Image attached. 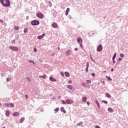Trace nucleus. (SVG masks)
I'll use <instances>...</instances> for the list:
<instances>
[{"label":"nucleus","instance_id":"f257e3e1","mask_svg":"<svg viewBox=\"0 0 128 128\" xmlns=\"http://www.w3.org/2000/svg\"><path fill=\"white\" fill-rule=\"evenodd\" d=\"M0 2L4 6L8 7L10 6V0H0Z\"/></svg>","mask_w":128,"mask_h":128},{"label":"nucleus","instance_id":"c85d7f7f","mask_svg":"<svg viewBox=\"0 0 128 128\" xmlns=\"http://www.w3.org/2000/svg\"><path fill=\"white\" fill-rule=\"evenodd\" d=\"M68 88H69L70 90H72V86L70 85H69L68 86Z\"/></svg>","mask_w":128,"mask_h":128},{"label":"nucleus","instance_id":"13d9d810","mask_svg":"<svg viewBox=\"0 0 128 128\" xmlns=\"http://www.w3.org/2000/svg\"><path fill=\"white\" fill-rule=\"evenodd\" d=\"M80 46H82V45H80Z\"/></svg>","mask_w":128,"mask_h":128},{"label":"nucleus","instance_id":"2f4dec72","mask_svg":"<svg viewBox=\"0 0 128 128\" xmlns=\"http://www.w3.org/2000/svg\"><path fill=\"white\" fill-rule=\"evenodd\" d=\"M58 110H60V108H55V110H54V112H58Z\"/></svg>","mask_w":128,"mask_h":128},{"label":"nucleus","instance_id":"f704fd0d","mask_svg":"<svg viewBox=\"0 0 128 128\" xmlns=\"http://www.w3.org/2000/svg\"><path fill=\"white\" fill-rule=\"evenodd\" d=\"M86 83L90 84V80H86Z\"/></svg>","mask_w":128,"mask_h":128},{"label":"nucleus","instance_id":"20e7f679","mask_svg":"<svg viewBox=\"0 0 128 128\" xmlns=\"http://www.w3.org/2000/svg\"><path fill=\"white\" fill-rule=\"evenodd\" d=\"M36 16L39 18H44V14L38 12L36 14Z\"/></svg>","mask_w":128,"mask_h":128},{"label":"nucleus","instance_id":"cd10ccee","mask_svg":"<svg viewBox=\"0 0 128 128\" xmlns=\"http://www.w3.org/2000/svg\"><path fill=\"white\" fill-rule=\"evenodd\" d=\"M95 104H96V106H98V108H99V103L98 102V100H95Z\"/></svg>","mask_w":128,"mask_h":128},{"label":"nucleus","instance_id":"0eeeda50","mask_svg":"<svg viewBox=\"0 0 128 128\" xmlns=\"http://www.w3.org/2000/svg\"><path fill=\"white\" fill-rule=\"evenodd\" d=\"M45 36V34H42V35L36 36V38H38V40H42V38H44V36Z\"/></svg>","mask_w":128,"mask_h":128},{"label":"nucleus","instance_id":"4be33fe9","mask_svg":"<svg viewBox=\"0 0 128 128\" xmlns=\"http://www.w3.org/2000/svg\"><path fill=\"white\" fill-rule=\"evenodd\" d=\"M81 41H82V40L80 39V38H78V39H76V42H78V43H80Z\"/></svg>","mask_w":128,"mask_h":128},{"label":"nucleus","instance_id":"412c9836","mask_svg":"<svg viewBox=\"0 0 128 128\" xmlns=\"http://www.w3.org/2000/svg\"><path fill=\"white\" fill-rule=\"evenodd\" d=\"M25 118H21V119L20 120V124H22V122H24V120Z\"/></svg>","mask_w":128,"mask_h":128},{"label":"nucleus","instance_id":"c9c22d12","mask_svg":"<svg viewBox=\"0 0 128 128\" xmlns=\"http://www.w3.org/2000/svg\"><path fill=\"white\" fill-rule=\"evenodd\" d=\"M120 56H121V58H124V54H120Z\"/></svg>","mask_w":128,"mask_h":128},{"label":"nucleus","instance_id":"e433bc0d","mask_svg":"<svg viewBox=\"0 0 128 128\" xmlns=\"http://www.w3.org/2000/svg\"><path fill=\"white\" fill-rule=\"evenodd\" d=\"M28 62L32 63V64H35V63H34V62H33V61L30 60V61H28Z\"/></svg>","mask_w":128,"mask_h":128},{"label":"nucleus","instance_id":"603ef678","mask_svg":"<svg viewBox=\"0 0 128 128\" xmlns=\"http://www.w3.org/2000/svg\"><path fill=\"white\" fill-rule=\"evenodd\" d=\"M34 52H36V50H34Z\"/></svg>","mask_w":128,"mask_h":128},{"label":"nucleus","instance_id":"4c0bfd02","mask_svg":"<svg viewBox=\"0 0 128 128\" xmlns=\"http://www.w3.org/2000/svg\"><path fill=\"white\" fill-rule=\"evenodd\" d=\"M82 87H85V83H82Z\"/></svg>","mask_w":128,"mask_h":128},{"label":"nucleus","instance_id":"5fc2aeb1","mask_svg":"<svg viewBox=\"0 0 128 128\" xmlns=\"http://www.w3.org/2000/svg\"><path fill=\"white\" fill-rule=\"evenodd\" d=\"M104 72H106V71H104Z\"/></svg>","mask_w":128,"mask_h":128},{"label":"nucleus","instance_id":"b1692460","mask_svg":"<svg viewBox=\"0 0 128 128\" xmlns=\"http://www.w3.org/2000/svg\"><path fill=\"white\" fill-rule=\"evenodd\" d=\"M82 125V122H80V123L76 124V126H79Z\"/></svg>","mask_w":128,"mask_h":128},{"label":"nucleus","instance_id":"dca6fc26","mask_svg":"<svg viewBox=\"0 0 128 128\" xmlns=\"http://www.w3.org/2000/svg\"><path fill=\"white\" fill-rule=\"evenodd\" d=\"M61 112H62L64 114L66 113V112L65 111V109L64 108V107H61Z\"/></svg>","mask_w":128,"mask_h":128},{"label":"nucleus","instance_id":"4d7b16f0","mask_svg":"<svg viewBox=\"0 0 128 128\" xmlns=\"http://www.w3.org/2000/svg\"><path fill=\"white\" fill-rule=\"evenodd\" d=\"M59 98H60V96Z\"/></svg>","mask_w":128,"mask_h":128},{"label":"nucleus","instance_id":"6e6552de","mask_svg":"<svg viewBox=\"0 0 128 128\" xmlns=\"http://www.w3.org/2000/svg\"><path fill=\"white\" fill-rule=\"evenodd\" d=\"M116 57V54H114V56H112V62H114V64H115V58Z\"/></svg>","mask_w":128,"mask_h":128},{"label":"nucleus","instance_id":"2eb2a0df","mask_svg":"<svg viewBox=\"0 0 128 128\" xmlns=\"http://www.w3.org/2000/svg\"><path fill=\"white\" fill-rule=\"evenodd\" d=\"M39 77L41 78H44V79H46V75L44 74L43 76H40Z\"/></svg>","mask_w":128,"mask_h":128},{"label":"nucleus","instance_id":"6e6d98bb","mask_svg":"<svg viewBox=\"0 0 128 128\" xmlns=\"http://www.w3.org/2000/svg\"><path fill=\"white\" fill-rule=\"evenodd\" d=\"M0 106H1V104H0Z\"/></svg>","mask_w":128,"mask_h":128},{"label":"nucleus","instance_id":"72a5a7b5","mask_svg":"<svg viewBox=\"0 0 128 128\" xmlns=\"http://www.w3.org/2000/svg\"><path fill=\"white\" fill-rule=\"evenodd\" d=\"M24 32H28V28L24 29Z\"/></svg>","mask_w":128,"mask_h":128},{"label":"nucleus","instance_id":"ddd939ff","mask_svg":"<svg viewBox=\"0 0 128 128\" xmlns=\"http://www.w3.org/2000/svg\"><path fill=\"white\" fill-rule=\"evenodd\" d=\"M64 76H66V78H69L70 77V72H65Z\"/></svg>","mask_w":128,"mask_h":128},{"label":"nucleus","instance_id":"a211bd4d","mask_svg":"<svg viewBox=\"0 0 128 128\" xmlns=\"http://www.w3.org/2000/svg\"><path fill=\"white\" fill-rule=\"evenodd\" d=\"M6 116H10V111H8V110L6 111Z\"/></svg>","mask_w":128,"mask_h":128},{"label":"nucleus","instance_id":"864d4df0","mask_svg":"<svg viewBox=\"0 0 128 128\" xmlns=\"http://www.w3.org/2000/svg\"><path fill=\"white\" fill-rule=\"evenodd\" d=\"M1 22H4L3 20H0Z\"/></svg>","mask_w":128,"mask_h":128},{"label":"nucleus","instance_id":"4468645a","mask_svg":"<svg viewBox=\"0 0 128 128\" xmlns=\"http://www.w3.org/2000/svg\"><path fill=\"white\" fill-rule=\"evenodd\" d=\"M68 12H70V8H68L66 11V16H68Z\"/></svg>","mask_w":128,"mask_h":128},{"label":"nucleus","instance_id":"39448f33","mask_svg":"<svg viewBox=\"0 0 128 128\" xmlns=\"http://www.w3.org/2000/svg\"><path fill=\"white\" fill-rule=\"evenodd\" d=\"M65 102L68 104H74V101L70 100H66L64 101Z\"/></svg>","mask_w":128,"mask_h":128},{"label":"nucleus","instance_id":"f3484780","mask_svg":"<svg viewBox=\"0 0 128 128\" xmlns=\"http://www.w3.org/2000/svg\"><path fill=\"white\" fill-rule=\"evenodd\" d=\"M108 112H114V110H112V108H108Z\"/></svg>","mask_w":128,"mask_h":128},{"label":"nucleus","instance_id":"09e8293b","mask_svg":"<svg viewBox=\"0 0 128 128\" xmlns=\"http://www.w3.org/2000/svg\"><path fill=\"white\" fill-rule=\"evenodd\" d=\"M74 50L75 51L78 50V48H75Z\"/></svg>","mask_w":128,"mask_h":128},{"label":"nucleus","instance_id":"ea45409f","mask_svg":"<svg viewBox=\"0 0 128 128\" xmlns=\"http://www.w3.org/2000/svg\"><path fill=\"white\" fill-rule=\"evenodd\" d=\"M64 72H61V76H64Z\"/></svg>","mask_w":128,"mask_h":128},{"label":"nucleus","instance_id":"bb28decb","mask_svg":"<svg viewBox=\"0 0 128 128\" xmlns=\"http://www.w3.org/2000/svg\"><path fill=\"white\" fill-rule=\"evenodd\" d=\"M61 102L62 103V104H64V105L68 104H66V102L64 101V100H61Z\"/></svg>","mask_w":128,"mask_h":128},{"label":"nucleus","instance_id":"a19ab883","mask_svg":"<svg viewBox=\"0 0 128 128\" xmlns=\"http://www.w3.org/2000/svg\"><path fill=\"white\" fill-rule=\"evenodd\" d=\"M25 99H28V96L25 95Z\"/></svg>","mask_w":128,"mask_h":128},{"label":"nucleus","instance_id":"c756f323","mask_svg":"<svg viewBox=\"0 0 128 128\" xmlns=\"http://www.w3.org/2000/svg\"><path fill=\"white\" fill-rule=\"evenodd\" d=\"M11 81V78H6V82Z\"/></svg>","mask_w":128,"mask_h":128},{"label":"nucleus","instance_id":"bf43d9fd","mask_svg":"<svg viewBox=\"0 0 128 128\" xmlns=\"http://www.w3.org/2000/svg\"><path fill=\"white\" fill-rule=\"evenodd\" d=\"M58 49H60V48H58Z\"/></svg>","mask_w":128,"mask_h":128},{"label":"nucleus","instance_id":"f03ea898","mask_svg":"<svg viewBox=\"0 0 128 128\" xmlns=\"http://www.w3.org/2000/svg\"><path fill=\"white\" fill-rule=\"evenodd\" d=\"M32 26H38L40 24V22L37 20H34L31 22Z\"/></svg>","mask_w":128,"mask_h":128},{"label":"nucleus","instance_id":"9b49d317","mask_svg":"<svg viewBox=\"0 0 128 128\" xmlns=\"http://www.w3.org/2000/svg\"><path fill=\"white\" fill-rule=\"evenodd\" d=\"M50 80L52 82H56V80L52 77H50Z\"/></svg>","mask_w":128,"mask_h":128},{"label":"nucleus","instance_id":"473e14b6","mask_svg":"<svg viewBox=\"0 0 128 128\" xmlns=\"http://www.w3.org/2000/svg\"><path fill=\"white\" fill-rule=\"evenodd\" d=\"M8 106H11V108H14V104H8Z\"/></svg>","mask_w":128,"mask_h":128},{"label":"nucleus","instance_id":"f8f14e48","mask_svg":"<svg viewBox=\"0 0 128 128\" xmlns=\"http://www.w3.org/2000/svg\"><path fill=\"white\" fill-rule=\"evenodd\" d=\"M12 116H20V113L18 112H15L12 114Z\"/></svg>","mask_w":128,"mask_h":128},{"label":"nucleus","instance_id":"c03bdc74","mask_svg":"<svg viewBox=\"0 0 128 128\" xmlns=\"http://www.w3.org/2000/svg\"><path fill=\"white\" fill-rule=\"evenodd\" d=\"M90 59H91V60H92V62H95V61H94V59H93V58H92V57H91V58H90Z\"/></svg>","mask_w":128,"mask_h":128},{"label":"nucleus","instance_id":"3c124183","mask_svg":"<svg viewBox=\"0 0 128 128\" xmlns=\"http://www.w3.org/2000/svg\"><path fill=\"white\" fill-rule=\"evenodd\" d=\"M111 72H114V69H111Z\"/></svg>","mask_w":128,"mask_h":128},{"label":"nucleus","instance_id":"49530a36","mask_svg":"<svg viewBox=\"0 0 128 128\" xmlns=\"http://www.w3.org/2000/svg\"><path fill=\"white\" fill-rule=\"evenodd\" d=\"M95 128H100L99 127V126H95Z\"/></svg>","mask_w":128,"mask_h":128},{"label":"nucleus","instance_id":"79ce46f5","mask_svg":"<svg viewBox=\"0 0 128 128\" xmlns=\"http://www.w3.org/2000/svg\"><path fill=\"white\" fill-rule=\"evenodd\" d=\"M91 75L92 76H95V74L92 73L91 74Z\"/></svg>","mask_w":128,"mask_h":128},{"label":"nucleus","instance_id":"423d86ee","mask_svg":"<svg viewBox=\"0 0 128 128\" xmlns=\"http://www.w3.org/2000/svg\"><path fill=\"white\" fill-rule=\"evenodd\" d=\"M102 50V45L100 44V46H98V47L96 48V52H100V51Z\"/></svg>","mask_w":128,"mask_h":128},{"label":"nucleus","instance_id":"a18cd8bd","mask_svg":"<svg viewBox=\"0 0 128 128\" xmlns=\"http://www.w3.org/2000/svg\"><path fill=\"white\" fill-rule=\"evenodd\" d=\"M118 60H119V61L122 60V58H118Z\"/></svg>","mask_w":128,"mask_h":128},{"label":"nucleus","instance_id":"37998d69","mask_svg":"<svg viewBox=\"0 0 128 128\" xmlns=\"http://www.w3.org/2000/svg\"><path fill=\"white\" fill-rule=\"evenodd\" d=\"M26 80H28V82H30V80L28 78H26Z\"/></svg>","mask_w":128,"mask_h":128},{"label":"nucleus","instance_id":"a878e982","mask_svg":"<svg viewBox=\"0 0 128 128\" xmlns=\"http://www.w3.org/2000/svg\"><path fill=\"white\" fill-rule=\"evenodd\" d=\"M106 79L108 80H110V81L112 80V79H111L110 77L106 76Z\"/></svg>","mask_w":128,"mask_h":128},{"label":"nucleus","instance_id":"7c9ffc66","mask_svg":"<svg viewBox=\"0 0 128 128\" xmlns=\"http://www.w3.org/2000/svg\"><path fill=\"white\" fill-rule=\"evenodd\" d=\"M102 102L105 104H108V102H106V100H102Z\"/></svg>","mask_w":128,"mask_h":128},{"label":"nucleus","instance_id":"1a4fd4ad","mask_svg":"<svg viewBox=\"0 0 128 128\" xmlns=\"http://www.w3.org/2000/svg\"><path fill=\"white\" fill-rule=\"evenodd\" d=\"M52 26L53 28H58V24L56 23V22H53L52 24Z\"/></svg>","mask_w":128,"mask_h":128},{"label":"nucleus","instance_id":"aec40b11","mask_svg":"<svg viewBox=\"0 0 128 128\" xmlns=\"http://www.w3.org/2000/svg\"><path fill=\"white\" fill-rule=\"evenodd\" d=\"M86 68H85V72H88V67H89V64L86 63Z\"/></svg>","mask_w":128,"mask_h":128},{"label":"nucleus","instance_id":"58836bf2","mask_svg":"<svg viewBox=\"0 0 128 128\" xmlns=\"http://www.w3.org/2000/svg\"><path fill=\"white\" fill-rule=\"evenodd\" d=\"M4 106H6V108H8V104H4Z\"/></svg>","mask_w":128,"mask_h":128},{"label":"nucleus","instance_id":"9d476101","mask_svg":"<svg viewBox=\"0 0 128 128\" xmlns=\"http://www.w3.org/2000/svg\"><path fill=\"white\" fill-rule=\"evenodd\" d=\"M70 50H66V52H65V54H66V56H70Z\"/></svg>","mask_w":128,"mask_h":128},{"label":"nucleus","instance_id":"7ed1b4c3","mask_svg":"<svg viewBox=\"0 0 128 128\" xmlns=\"http://www.w3.org/2000/svg\"><path fill=\"white\" fill-rule=\"evenodd\" d=\"M10 50L13 52H18V48L14 46H10Z\"/></svg>","mask_w":128,"mask_h":128},{"label":"nucleus","instance_id":"393cba45","mask_svg":"<svg viewBox=\"0 0 128 128\" xmlns=\"http://www.w3.org/2000/svg\"><path fill=\"white\" fill-rule=\"evenodd\" d=\"M14 30H20V27L19 26H15Z\"/></svg>","mask_w":128,"mask_h":128},{"label":"nucleus","instance_id":"5701e85b","mask_svg":"<svg viewBox=\"0 0 128 128\" xmlns=\"http://www.w3.org/2000/svg\"><path fill=\"white\" fill-rule=\"evenodd\" d=\"M106 98H112V96H110V95L109 94H108V93H106Z\"/></svg>","mask_w":128,"mask_h":128},{"label":"nucleus","instance_id":"de8ad7c7","mask_svg":"<svg viewBox=\"0 0 128 128\" xmlns=\"http://www.w3.org/2000/svg\"><path fill=\"white\" fill-rule=\"evenodd\" d=\"M72 81H70V80L68 81V84H70V83H72Z\"/></svg>","mask_w":128,"mask_h":128},{"label":"nucleus","instance_id":"8fccbe9b","mask_svg":"<svg viewBox=\"0 0 128 128\" xmlns=\"http://www.w3.org/2000/svg\"><path fill=\"white\" fill-rule=\"evenodd\" d=\"M86 104L88 105V106H89V102H86Z\"/></svg>","mask_w":128,"mask_h":128},{"label":"nucleus","instance_id":"6ab92c4d","mask_svg":"<svg viewBox=\"0 0 128 128\" xmlns=\"http://www.w3.org/2000/svg\"><path fill=\"white\" fill-rule=\"evenodd\" d=\"M82 102H86V97L84 96V98H82Z\"/></svg>","mask_w":128,"mask_h":128}]
</instances>
